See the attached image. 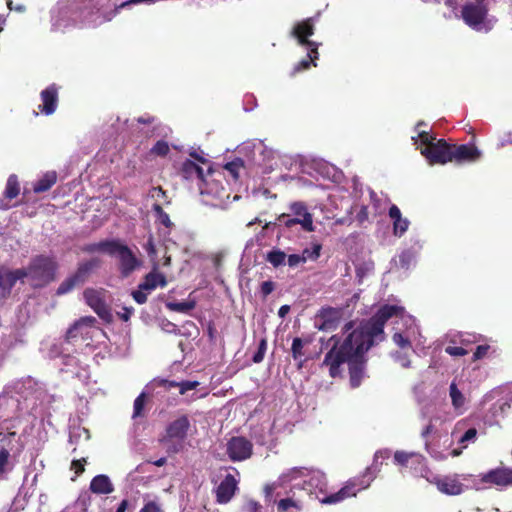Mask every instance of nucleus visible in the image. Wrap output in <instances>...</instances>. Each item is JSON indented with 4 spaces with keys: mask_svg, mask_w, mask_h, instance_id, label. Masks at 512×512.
Listing matches in <instances>:
<instances>
[{
    "mask_svg": "<svg viewBox=\"0 0 512 512\" xmlns=\"http://www.w3.org/2000/svg\"><path fill=\"white\" fill-rule=\"evenodd\" d=\"M96 319L94 317H83L77 321L68 331L67 338L74 339L78 336H93L95 333H101V330L95 326Z\"/></svg>",
    "mask_w": 512,
    "mask_h": 512,
    "instance_id": "18",
    "label": "nucleus"
},
{
    "mask_svg": "<svg viewBox=\"0 0 512 512\" xmlns=\"http://www.w3.org/2000/svg\"><path fill=\"white\" fill-rule=\"evenodd\" d=\"M303 474V471L301 470H298V469H291L289 470L288 472L286 473H283L279 479L277 480V482H275L273 485H272V489H276L277 487H280V486H284L286 485L287 483H293V487H298L300 486V482H296L298 480V478Z\"/></svg>",
    "mask_w": 512,
    "mask_h": 512,
    "instance_id": "32",
    "label": "nucleus"
},
{
    "mask_svg": "<svg viewBox=\"0 0 512 512\" xmlns=\"http://www.w3.org/2000/svg\"><path fill=\"white\" fill-rule=\"evenodd\" d=\"M445 5L451 9V13L449 15H445L446 18H451L452 16L460 18V15L458 14V0H445Z\"/></svg>",
    "mask_w": 512,
    "mask_h": 512,
    "instance_id": "49",
    "label": "nucleus"
},
{
    "mask_svg": "<svg viewBox=\"0 0 512 512\" xmlns=\"http://www.w3.org/2000/svg\"><path fill=\"white\" fill-rule=\"evenodd\" d=\"M506 145H512V131L507 132L504 135V137L500 140V147H504Z\"/></svg>",
    "mask_w": 512,
    "mask_h": 512,
    "instance_id": "64",
    "label": "nucleus"
},
{
    "mask_svg": "<svg viewBox=\"0 0 512 512\" xmlns=\"http://www.w3.org/2000/svg\"><path fill=\"white\" fill-rule=\"evenodd\" d=\"M159 263L154 262L153 270L146 275L144 281L141 283V288L152 292L157 287H165L167 285L166 277L157 271Z\"/></svg>",
    "mask_w": 512,
    "mask_h": 512,
    "instance_id": "25",
    "label": "nucleus"
},
{
    "mask_svg": "<svg viewBox=\"0 0 512 512\" xmlns=\"http://www.w3.org/2000/svg\"><path fill=\"white\" fill-rule=\"evenodd\" d=\"M453 440L445 437L442 441L438 440L435 443L426 442V450L430 456L437 461H444L449 456L458 457L462 454V449H451Z\"/></svg>",
    "mask_w": 512,
    "mask_h": 512,
    "instance_id": "14",
    "label": "nucleus"
},
{
    "mask_svg": "<svg viewBox=\"0 0 512 512\" xmlns=\"http://www.w3.org/2000/svg\"><path fill=\"white\" fill-rule=\"evenodd\" d=\"M373 270V264L371 262L365 263L364 267H357L356 272L358 277H363L365 273H369Z\"/></svg>",
    "mask_w": 512,
    "mask_h": 512,
    "instance_id": "59",
    "label": "nucleus"
},
{
    "mask_svg": "<svg viewBox=\"0 0 512 512\" xmlns=\"http://www.w3.org/2000/svg\"><path fill=\"white\" fill-rule=\"evenodd\" d=\"M511 406V397H503L497 400L496 403L493 405V414L495 416H503L507 413Z\"/></svg>",
    "mask_w": 512,
    "mask_h": 512,
    "instance_id": "38",
    "label": "nucleus"
},
{
    "mask_svg": "<svg viewBox=\"0 0 512 512\" xmlns=\"http://www.w3.org/2000/svg\"><path fill=\"white\" fill-rule=\"evenodd\" d=\"M84 463H85V459L74 460L72 462L71 468L75 471V473L77 475H79L80 473H82L84 471Z\"/></svg>",
    "mask_w": 512,
    "mask_h": 512,
    "instance_id": "58",
    "label": "nucleus"
},
{
    "mask_svg": "<svg viewBox=\"0 0 512 512\" xmlns=\"http://www.w3.org/2000/svg\"><path fill=\"white\" fill-rule=\"evenodd\" d=\"M133 509V503L128 499H123L115 512H127Z\"/></svg>",
    "mask_w": 512,
    "mask_h": 512,
    "instance_id": "54",
    "label": "nucleus"
},
{
    "mask_svg": "<svg viewBox=\"0 0 512 512\" xmlns=\"http://www.w3.org/2000/svg\"><path fill=\"white\" fill-rule=\"evenodd\" d=\"M19 194V183L17 176L12 174L9 176L5 188L4 195L8 199H13Z\"/></svg>",
    "mask_w": 512,
    "mask_h": 512,
    "instance_id": "36",
    "label": "nucleus"
},
{
    "mask_svg": "<svg viewBox=\"0 0 512 512\" xmlns=\"http://www.w3.org/2000/svg\"><path fill=\"white\" fill-rule=\"evenodd\" d=\"M242 169L243 161L240 159L229 162L224 166V170L228 172V174L232 177L233 180L238 179L239 173Z\"/></svg>",
    "mask_w": 512,
    "mask_h": 512,
    "instance_id": "41",
    "label": "nucleus"
},
{
    "mask_svg": "<svg viewBox=\"0 0 512 512\" xmlns=\"http://www.w3.org/2000/svg\"><path fill=\"white\" fill-rule=\"evenodd\" d=\"M421 248L422 244L418 239H416L413 248L406 249L399 255V266L405 270H408L411 266H414L416 263L417 253Z\"/></svg>",
    "mask_w": 512,
    "mask_h": 512,
    "instance_id": "29",
    "label": "nucleus"
},
{
    "mask_svg": "<svg viewBox=\"0 0 512 512\" xmlns=\"http://www.w3.org/2000/svg\"><path fill=\"white\" fill-rule=\"evenodd\" d=\"M288 265L290 267H295L299 265L300 263H303V260L300 256V254H291L288 256Z\"/></svg>",
    "mask_w": 512,
    "mask_h": 512,
    "instance_id": "60",
    "label": "nucleus"
},
{
    "mask_svg": "<svg viewBox=\"0 0 512 512\" xmlns=\"http://www.w3.org/2000/svg\"><path fill=\"white\" fill-rule=\"evenodd\" d=\"M238 480L228 474L217 488V500L219 503H227L233 497L237 489Z\"/></svg>",
    "mask_w": 512,
    "mask_h": 512,
    "instance_id": "23",
    "label": "nucleus"
},
{
    "mask_svg": "<svg viewBox=\"0 0 512 512\" xmlns=\"http://www.w3.org/2000/svg\"><path fill=\"white\" fill-rule=\"evenodd\" d=\"M354 322L345 325L346 331H352L342 342H335L327 353L322 365L329 366V374L335 378L341 374V365L347 364L350 375V385L357 388L366 377L365 353L372 346L369 334L363 333L359 326L355 327Z\"/></svg>",
    "mask_w": 512,
    "mask_h": 512,
    "instance_id": "2",
    "label": "nucleus"
},
{
    "mask_svg": "<svg viewBox=\"0 0 512 512\" xmlns=\"http://www.w3.org/2000/svg\"><path fill=\"white\" fill-rule=\"evenodd\" d=\"M319 253H320V245L316 244L311 249H309V248L304 249L302 254H300V256L303 260V263H305L307 261L317 259L319 256Z\"/></svg>",
    "mask_w": 512,
    "mask_h": 512,
    "instance_id": "42",
    "label": "nucleus"
},
{
    "mask_svg": "<svg viewBox=\"0 0 512 512\" xmlns=\"http://www.w3.org/2000/svg\"><path fill=\"white\" fill-rule=\"evenodd\" d=\"M287 256L285 252L279 250V249H273L270 252H268L266 256V260L273 265L274 267H279L283 264H285Z\"/></svg>",
    "mask_w": 512,
    "mask_h": 512,
    "instance_id": "37",
    "label": "nucleus"
},
{
    "mask_svg": "<svg viewBox=\"0 0 512 512\" xmlns=\"http://www.w3.org/2000/svg\"><path fill=\"white\" fill-rule=\"evenodd\" d=\"M447 337L449 338V341L454 344L459 342L460 344L464 345L469 342V340L465 339L464 335L460 333H450L447 335Z\"/></svg>",
    "mask_w": 512,
    "mask_h": 512,
    "instance_id": "52",
    "label": "nucleus"
},
{
    "mask_svg": "<svg viewBox=\"0 0 512 512\" xmlns=\"http://www.w3.org/2000/svg\"><path fill=\"white\" fill-rule=\"evenodd\" d=\"M445 352L453 357L465 356L468 353V351L465 348H463L462 346H452V345L447 346L445 348Z\"/></svg>",
    "mask_w": 512,
    "mask_h": 512,
    "instance_id": "47",
    "label": "nucleus"
},
{
    "mask_svg": "<svg viewBox=\"0 0 512 512\" xmlns=\"http://www.w3.org/2000/svg\"><path fill=\"white\" fill-rule=\"evenodd\" d=\"M389 217L393 223V234L396 237H402L408 230L410 221L402 216L400 209L396 205L389 208Z\"/></svg>",
    "mask_w": 512,
    "mask_h": 512,
    "instance_id": "24",
    "label": "nucleus"
},
{
    "mask_svg": "<svg viewBox=\"0 0 512 512\" xmlns=\"http://www.w3.org/2000/svg\"><path fill=\"white\" fill-rule=\"evenodd\" d=\"M182 172L185 178H196L198 183H200L206 175L203 168L191 160H187L183 163Z\"/></svg>",
    "mask_w": 512,
    "mask_h": 512,
    "instance_id": "30",
    "label": "nucleus"
},
{
    "mask_svg": "<svg viewBox=\"0 0 512 512\" xmlns=\"http://www.w3.org/2000/svg\"><path fill=\"white\" fill-rule=\"evenodd\" d=\"M85 436V439H89L88 431L85 428H77L70 433V441L73 442L77 436Z\"/></svg>",
    "mask_w": 512,
    "mask_h": 512,
    "instance_id": "57",
    "label": "nucleus"
},
{
    "mask_svg": "<svg viewBox=\"0 0 512 512\" xmlns=\"http://www.w3.org/2000/svg\"><path fill=\"white\" fill-rule=\"evenodd\" d=\"M460 18L471 29L477 32L488 33L497 23V18L489 14L487 5L474 1L467 2L461 9Z\"/></svg>",
    "mask_w": 512,
    "mask_h": 512,
    "instance_id": "5",
    "label": "nucleus"
},
{
    "mask_svg": "<svg viewBox=\"0 0 512 512\" xmlns=\"http://www.w3.org/2000/svg\"><path fill=\"white\" fill-rule=\"evenodd\" d=\"M139 512H163L161 507L154 501L148 502Z\"/></svg>",
    "mask_w": 512,
    "mask_h": 512,
    "instance_id": "53",
    "label": "nucleus"
},
{
    "mask_svg": "<svg viewBox=\"0 0 512 512\" xmlns=\"http://www.w3.org/2000/svg\"><path fill=\"white\" fill-rule=\"evenodd\" d=\"M301 509V503L291 497L283 498L277 502L278 512H299Z\"/></svg>",
    "mask_w": 512,
    "mask_h": 512,
    "instance_id": "35",
    "label": "nucleus"
},
{
    "mask_svg": "<svg viewBox=\"0 0 512 512\" xmlns=\"http://www.w3.org/2000/svg\"><path fill=\"white\" fill-rule=\"evenodd\" d=\"M477 440V430L469 428L459 439L458 444L461 445L459 449L462 451L467 448L468 444L474 443Z\"/></svg>",
    "mask_w": 512,
    "mask_h": 512,
    "instance_id": "40",
    "label": "nucleus"
},
{
    "mask_svg": "<svg viewBox=\"0 0 512 512\" xmlns=\"http://www.w3.org/2000/svg\"><path fill=\"white\" fill-rule=\"evenodd\" d=\"M24 270L25 282L34 287H38L44 285L53 278L55 264L52 259L40 256L32 261L28 269Z\"/></svg>",
    "mask_w": 512,
    "mask_h": 512,
    "instance_id": "9",
    "label": "nucleus"
},
{
    "mask_svg": "<svg viewBox=\"0 0 512 512\" xmlns=\"http://www.w3.org/2000/svg\"><path fill=\"white\" fill-rule=\"evenodd\" d=\"M342 178L343 174L336 166L322 160V180L336 184L340 183Z\"/></svg>",
    "mask_w": 512,
    "mask_h": 512,
    "instance_id": "31",
    "label": "nucleus"
},
{
    "mask_svg": "<svg viewBox=\"0 0 512 512\" xmlns=\"http://www.w3.org/2000/svg\"><path fill=\"white\" fill-rule=\"evenodd\" d=\"M133 308L123 307L121 311L118 312L120 318L124 321H128L133 314Z\"/></svg>",
    "mask_w": 512,
    "mask_h": 512,
    "instance_id": "62",
    "label": "nucleus"
},
{
    "mask_svg": "<svg viewBox=\"0 0 512 512\" xmlns=\"http://www.w3.org/2000/svg\"><path fill=\"white\" fill-rule=\"evenodd\" d=\"M154 210L157 213L159 223L164 225L166 228H170L172 226V222L168 214H166L159 205H154Z\"/></svg>",
    "mask_w": 512,
    "mask_h": 512,
    "instance_id": "43",
    "label": "nucleus"
},
{
    "mask_svg": "<svg viewBox=\"0 0 512 512\" xmlns=\"http://www.w3.org/2000/svg\"><path fill=\"white\" fill-rule=\"evenodd\" d=\"M189 421L186 417H180L173 421L167 428L166 440L174 443L173 451L177 452L187 435Z\"/></svg>",
    "mask_w": 512,
    "mask_h": 512,
    "instance_id": "15",
    "label": "nucleus"
},
{
    "mask_svg": "<svg viewBox=\"0 0 512 512\" xmlns=\"http://www.w3.org/2000/svg\"><path fill=\"white\" fill-rule=\"evenodd\" d=\"M91 250L103 251L119 261L121 274L126 277L141 266V261L125 245L119 241H103L95 244Z\"/></svg>",
    "mask_w": 512,
    "mask_h": 512,
    "instance_id": "6",
    "label": "nucleus"
},
{
    "mask_svg": "<svg viewBox=\"0 0 512 512\" xmlns=\"http://www.w3.org/2000/svg\"><path fill=\"white\" fill-rule=\"evenodd\" d=\"M239 153L247 156L257 165H266L270 169L273 168L272 161L276 153L272 149L267 148L262 141L244 142L239 146Z\"/></svg>",
    "mask_w": 512,
    "mask_h": 512,
    "instance_id": "10",
    "label": "nucleus"
},
{
    "mask_svg": "<svg viewBox=\"0 0 512 512\" xmlns=\"http://www.w3.org/2000/svg\"><path fill=\"white\" fill-rule=\"evenodd\" d=\"M224 175L222 172L213 170L207 165V172L205 177L198 183L200 193L202 195H210L213 197H221L224 191L222 180Z\"/></svg>",
    "mask_w": 512,
    "mask_h": 512,
    "instance_id": "13",
    "label": "nucleus"
},
{
    "mask_svg": "<svg viewBox=\"0 0 512 512\" xmlns=\"http://www.w3.org/2000/svg\"><path fill=\"white\" fill-rule=\"evenodd\" d=\"M290 214H282L278 220L284 226L290 228L293 225L299 224L305 231H313L312 215L308 213L307 208L299 202L293 203L290 206Z\"/></svg>",
    "mask_w": 512,
    "mask_h": 512,
    "instance_id": "12",
    "label": "nucleus"
},
{
    "mask_svg": "<svg viewBox=\"0 0 512 512\" xmlns=\"http://www.w3.org/2000/svg\"><path fill=\"white\" fill-rule=\"evenodd\" d=\"M169 152V146L165 141H158L151 149V153L157 156H165Z\"/></svg>",
    "mask_w": 512,
    "mask_h": 512,
    "instance_id": "44",
    "label": "nucleus"
},
{
    "mask_svg": "<svg viewBox=\"0 0 512 512\" xmlns=\"http://www.w3.org/2000/svg\"><path fill=\"white\" fill-rule=\"evenodd\" d=\"M145 404V393H141L134 401L133 417L142 415V410Z\"/></svg>",
    "mask_w": 512,
    "mask_h": 512,
    "instance_id": "45",
    "label": "nucleus"
},
{
    "mask_svg": "<svg viewBox=\"0 0 512 512\" xmlns=\"http://www.w3.org/2000/svg\"><path fill=\"white\" fill-rule=\"evenodd\" d=\"M475 485H479L476 490L485 489L488 485H495L499 488L512 486V468L501 467L475 475Z\"/></svg>",
    "mask_w": 512,
    "mask_h": 512,
    "instance_id": "11",
    "label": "nucleus"
},
{
    "mask_svg": "<svg viewBox=\"0 0 512 512\" xmlns=\"http://www.w3.org/2000/svg\"><path fill=\"white\" fill-rule=\"evenodd\" d=\"M449 397L451 405L456 415H463L468 409V398L458 387L456 381H452L449 385Z\"/></svg>",
    "mask_w": 512,
    "mask_h": 512,
    "instance_id": "22",
    "label": "nucleus"
},
{
    "mask_svg": "<svg viewBox=\"0 0 512 512\" xmlns=\"http://www.w3.org/2000/svg\"><path fill=\"white\" fill-rule=\"evenodd\" d=\"M24 274V269L0 270V297H5L18 280L25 282Z\"/></svg>",
    "mask_w": 512,
    "mask_h": 512,
    "instance_id": "21",
    "label": "nucleus"
},
{
    "mask_svg": "<svg viewBox=\"0 0 512 512\" xmlns=\"http://www.w3.org/2000/svg\"><path fill=\"white\" fill-rule=\"evenodd\" d=\"M343 315V311L337 308H322V331L337 327Z\"/></svg>",
    "mask_w": 512,
    "mask_h": 512,
    "instance_id": "28",
    "label": "nucleus"
},
{
    "mask_svg": "<svg viewBox=\"0 0 512 512\" xmlns=\"http://www.w3.org/2000/svg\"><path fill=\"white\" fill-rule=\"evenodd\" d=\"M175 385L179 387V390H180L181 394H185L187 391L195 389L199 385V382H197V381H183V382L177 383Z\"/></svg>",
    "mask_w": 512,
    "mask_h": 512,
    "instance_id": "50",
    "label": "nucleus"
},
{
    "mask_svg": "<svg viewBox=\"0 0 512 512\" xmlns=\"http://www.w3.org/2000/svg\"><path fill=\"white\" fill-rule=\"evenodd\" d=\"M439 418L433 417L430 421V423L422 430L421 436L423 438H426L429 434H431L434 431V424L433 422H436Z\"/></svg>",
    "mask_w": 512,
    "mask_h": 512,
    "instance_id": "61",
    "label": "nucleus"
},
{
    "mask_svg": "<svg viewBox=\"0 0 512 512\" xmlns=\"http://www.w3.org/2000/svg\"><path fill=\"white\" fill-rule=\"evenodd\" d=\"M437 489L446 495L456 496L462 494L468 489H475V475L472 474H452L443 477L434 476L429 480Z\"/></svg>",
    "mask_w": 512,
    "mask_h": 512,
    "instance_id": "8",
    "label": "nucleus"
},
{
    "mask_svg": "<svg viewBox=\"0 0 512 512\" xmlns=\"http://www.w3.org/2000/svg\"><path fill=\"white\" fill-rule=\"evenodd\" d=\"M41 100L42 104L39 105L41 111L46 115L54 113L57 107V89L55 86L52 85L43 90L41 92Z\"/></svg>",
    "mask_w": 512,
    "mask_h": 512,
    "instance_id": "26",
    "label": "nucleus"
},
{
    "mask_svg": "<svg viewBox=\"0 0 512 512\" xmlns=\"http://www.w3.org/2000/svg\"><path fill=\"white\" fill-rule=\"evenodd\" d=\"M488 350H489V346L479 345L474 352V359L478 360V359L483 358L487 354Z\"/></svg>",
    "mask_w": 512,
    "mask_h": 512,
    "instance_id": "56",
    "label": "nucleus"
},
{
    "mask_svg": "<svg viewBox=\"0 0 512 512\" xmlns=\"http://www.w3.org/2000/svg\"><path fill=\"white\" fill-rule=\"evenodd\" d=\"M227 453L233 461L245 460L252 454V444L243 437H233L227 444Z\"/></svg>",
    "mask_w": 512,
    "mask_h": 512,
    "instance_id": "16",
    "label": "nucleus"
},
{
    "mask_svg": "<svg viewBox=\"0 0 512 512\" xmlns=\"http://www.w3.org/2000/svg\"><path fill=\"white\" fill-rule=\"evenodd\" d=\"M260 508V504L254 500H248L244 506L247 512H259Z\"/></svg>",
    "mask_w": 512,
    "mask_h": 512,
    "instance_id": "55",
    "label": "nucleus"
},
{
    "mask_svg": "<svg viewBox=\"0 0 512 512\" xmlns=\"http://www.w3.org/2000/svg\"><path fill=\"white\" fill-rule=\"evenodd\" d=\"M86 303L100 316L107 312L106 291L103 289L88 288L84 291Z\"/></svg>",
    "mask_w": 512,
    "mask_h": 512,
    "instance_id": "20",
    "label": "nucleus"
},
{
    "mask_svg": "<svg viewBox=\"0 0 512 512\" xmlns=\"http://www.w3.org/2000/svg\"><path fill=\"white\" fill-rule=\"evenodd\" d=\"M451 162L473 163L481 157V151L472 144L451 145Z\"/></svg>",
    "mask_w": 512,
    "mask_h": 512,
    "instance_id": "17",
    "label": "nucleus"
},
{
    "mask_svg": "<svg viewBox=\"0 0 512 512\" xmlns=\"http://www.w3.org/2000/svg\"><path fill=\"white\" fill-rule=\"evenodd\" d=\"M392 317L398 318L395 322L392 341L397 350L390 353L391 358L403 368L411 367L410 356L418 348L424 347L425 338L421 334L416 319L407 314L403 307L398 305H384L368 321L358 326L365 334H369L372 344L375 340L383 339V328L386 321Z\"/></svg>",
    "mask_w": 512,
    "mask_h": 512,
    "instance_id": "1",
    "label": "nucleus"
},
{
    "mask_svg": "<svg viewBox=\"0 0 512 512\" xmlns=\"http://www.w3.org/2000/svg\"><path fill=\"white\" fill-rule=\"evenodd\" d=\"M166 306L171 311L187 313L195 307V303L193 301L169 302Z\"/></svg>",
    "mask_w": 512,
    "mask_h": 512,
    "instance_id": "39",
    "label": "nucleus"
},
{
    "mask_svg": "<svg viewBox=\"0 0 512 512\" xmlns=\"http://www.w3.org/2000/svg\"><path fill=\"white\" fill-rule=\"evenodd\" d=\"M274 290V285L270 281H265L261 284V292L267 296Z\"/></svg>",
    "mask_w": 512,
    "mask_h": 512,
    "instance_id": "63",
    "label": "nucleus"
},
{
    "mask_svg": "<svg viewBox=\"0 0 512 512\" xmlns=\"http://www.w3.org/2000/svg\"><path fill=\"white\" fill-rule=\"evenodd\" d=\"M423 125V122H419L416 126L417 136H412L416 148L430 165L451 162V145L444 140H436L428 131L421 129Z\"/></svg>",
    "mask_w": 512,
    "mask_h": 512,
    "instance_id": "4",
    "label": "nucleus"
},
{
    "mask_svg": "<svg viewBox=\"0 0 512 512\" xmlns=\"http://www.w3.org/2000/svg\"><path fill=\"white\" fill-rule=\"evenodd\" d=\"M303 347V342L300 338H295L292 343V353L295 359L299 358L302 353L301 349Z\"/></svg>",
    "mask_w": 512,
    "mask_h": 512,
    "instance_id": "51",
    "label": "nucleus"
},
{
    "mask_svg": "<svg viewBox=\"0 0 512 512\" xmlns=\"http://www.w3.org/2000/svg\"><path fill=\"white\" fill-rule=\"evenodd\" d=\"M57 180L56 173L53 171L46 172L33 186L35 193H41L49 190Z\"/></svg>",
    "mask_w": 512,
    "mask_h": 512,
    "instance_id": "34",
    "label": "nucleus"
},
{
    "mask_svg": "<svg viewBox=\"0 0 512 512\" xmlns=\"http://www.w3.org/2000/svg\"><path fill=\"white\" fill-rule=\"evenodd\" d=\"M150 293L151 292L146 291V289H142L140 284L138 290L134 291L132 296L138 304H143L147 301V296Z\"/></svg>",
    "mask_w": 512,
    "mask_h": 512,
    "instance_id": "48",
    "label": "nucleus"
},
{
    "mask_svg": "<svg viewBox=\"0 0 512 512\" xmlns=\"http://www.w3.org/2000/svg\"><path fill=\"white\" fill-rule=\"evenodd\" d=\"M9 458V451L6 448L5 444L0 446V476L5 472V466L7 465Z\"/></svg>",
    "mask_w": 512,
    "mask_h": 512,
    "instance_id": "46",
    "label": "nucleus"
},
{
    "mask_svg": "<svg viewBox=\"0 0 512 512\" xmlns=\"http://www.w3.org/2000/svg\"><path fill=\"white\" fill-rule=\"evenodd\" d=\"M423 457L416 452L398 450L394 453V463L399 466H406L410 461L420 463Z\"/></svg>",
    "mask_w": 512,
    "mask_h": 512,
    "instance_id": "33",
    "label": "nucleus"
},
{
    "mask_svg": "<svg viewBox=\"0 0 512 512\" xmlns=\"http://www.w3.org/2000/svg\"><path fill=\"white\" fill-rule=\"evenodd\" d=\"M93 264L91 262H87L82 264L77 272L71 276L70 278L66 279L57 290L58 294H65L70 292L75 286L80 285L85 282L90 270L92 269Z\"/></svg>",
    "mask_w": 512,
    "mask_h": 512,
    "instance_id": "19",
    "label": "nucleus"
},
{
    "mask_svg": "<svg viewBox=\"0 0 512 512\" xmlns=\"http://www.w3.org/2000/svg\"><path fill=\"white\" fill-rule=\"evenodd\" d=\"M314 24L312 19H307L298 23L294 29L293 34L302 45H307L308 54L307 57L302 59L293 69L292 74L302 72L309 69L311 66H317L316 60L318 56V44L316 42H309L308 36L313 34Z\"/></svg>",
    "mask_w": 512,
    "mask_h": 512,
    "instance_id": "7",
    "label": "nucleus"
},
{
    "mask_svg": "<svg viewBox=\"0 0 512 512\" xmlns=\"http://www.w3.org/2000/svg\"><path fill=\"white\" fill-rule=\"evenodd\" d=\"M390 455L389 449L376 451L372 464L360 476L349 479L339 491L322 498V504H337L345 499L355 497L360 491L369 488L380 472L383 461Z\"/></svg>",
    "mask_w": 512,
    "mask_h": 512,
    "instance_id": "3",
    "label": "nucleus"
},
{
    "mask_svg": "<svg viewBox=\"0 0 512 512\" xmlns=\"http://www.w3.org/2000/svg\"><path fill=\"white\" fill-rule=\"evenodd\" d=\"M92 493L97 495L110 494L114 491V485L107 475L95 476L89 486Z\"/></svg>",
    "mask_w": 512,
    "mask_h": 512,
    "instance_id": "27",
    "label": "nucleus"
}]
</instances>
